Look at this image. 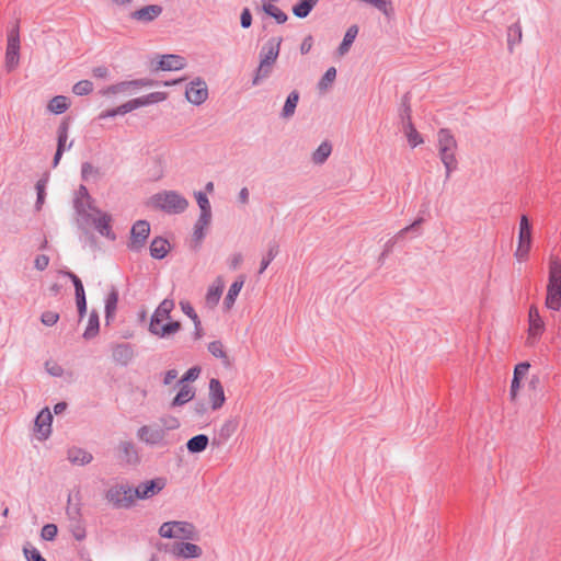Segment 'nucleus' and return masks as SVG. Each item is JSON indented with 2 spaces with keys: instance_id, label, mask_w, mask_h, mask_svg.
Masks as SVG:
<instances>
[{
  "instance_id": "f257e3e1",
  "label": "nucleus",
  "mask_w": 561,
  "mask_h": 561,
  "mask_svg": "<svg viewBox=\"0 0 561 561\" xmlns=\"http://www.w3.org/2000/svg\"><path fill=\"white\" fill-rule=\"evenodd\" d=\"M173 309L174 301L171 299H164L158 306L149 323L150 333L160 339H169L180 331L181 323L171 318Z\"/></svg>"
},
{
  "instance_id": "f03ea898",
  "label": "nucleus",
  "mask_w": 561,
  "mask_h": 561,
  "mask_svg": "<svg viewBox=\"0 0 561 561\" xmlns=\"http://www.w3.org/2000/svg\"><path fill=\"white\" fill-rule=\"evenodd\" d=\"M457 149L458 144L451 131L447 128L439 129L437 133V150L447 176L457 169Z\"/></svg>"
},
{
  "instance_id": "7ed1b4c3",
  "label": "nucleus",
  "mask_w": 561,
  "mask_h": 561,
  "mask_svg": "<svg viewBox=\"0 0 561 561\" xmlns=\"http://www.w3.org/2000/svg\"><path fill=\"white\" fill-rule=\"evenodd\" d=\"M545 305L553 311L561 309V261L557 257H551L549 262V279Z\"/></svg>"
},
{
  "instance_id": "20e7f679",
  "label": "nucleus",
  "mask_w": 561,
  "mask_h": 561,
  "mask_svg": "<svg viewBox=\"0 0 561 561\" xmlns=\"http://www.w3.org/2000/svg\"><path fill=\"white\" fill-rule=\"evenodd\" d=\"M282 42V37H272L262 47L254 83H257L260 79L266 78L271 73L272 67L279 55Z\"/></svg>"
},
{
  "instance_id": "39448f33",
  "label": "nucleus",
  "mask_w": 561,
  "mask_h": 561,
  "mask_svg": "<svg viewBox=\"0 0 561 561\" xmlns=\"http://www.w3.org/2000/svg\"><path fill=\"white\" fill-rule=\"evenodd\" d=\"M533 245V228L526 215H523L518 225V239L514 256L518 262H526Z\"/></svg>"
},
{
  "instance_id": "423d86ee",
  "label": "nucleus",
  "mask_w": 561,
  "mask_h": 561,
  "mask_svg": "<svg viewBox=\"0 0 561 561\" xmlns=\"http://www.w3.org/2000/svg\"><path fill=\"white\" fill-rule=\"evenodd\" d=\"M162 538L191 540L196 537L195 527L187 522H167L159 528Z\"/></svg>"
},
{
  "instance_id": "0eeeda50",
  "label": "nucleus",
  "mask_w": 561,
  "mask_h": 561,
  "mask_svg": "<svg viewBox=\"0 0 561 561\" xmlns=\"http://www.w3.org/2000/svg\"><path fill=\"white\" fill-rule=\"evenodd\" d=\"M154 205L168 213L178 214L184 211L188 202L179 193L164 192L153 197Z\"/></svg>"
},
{
  "instance_id": "6e6552de",
  "label": "nucleus",
  "mask_w": 561,
  "mask_h": 561,
  "mask_svg": "<svg viewBox=\"0 0 561 561\" xmlns=\"http://www.w3.org/2000/svg\"><path fill=\"white\" fill-rule=\"evenodd\" d=\"M546 330V322L537 306L531 305L528 310V329L526 344L534 346L542 336Z\"/></svg>"
},
{
  "instance_id": "1a4fd4ad",
  "label": "nucleus",
  "mask_w": 561,
  "mask_h": 561,
  "mask_svg": "<svg viewBox=\"0 0 561 561\" xmlns=\"http://www.w3.org/2000/svg\"><path fill=\"white\" fill-rule=\"evenodd\" d=\"M106 499L116 507H129L137 497L136 488L128 485H116L111 488L106 493Z\"/></svg>"
},
{
  "instance_id": "9d476101",
  "label": "nucleus",
  "mask_w": 561,
  "mask_h": 561,
  "mask_svg": "<svg viewBox=\"0 0 561 561\" xmlns=\"http://www.w3.org/2000/svg\"><path fill=\"white\" fill-rule=\"evenodd\" d=\"M167 96L168 94L165 92H152L147 95L129 100L126 103L119 105L118 112H121L122 115H125L141 106H147L153 103L162 102L167 99Z\"/></svg>"
},
{
  "instance_id": "9b49d317",
  "label": "nucleus",
  "mask_w": 561,
  "mask_h": 561,
  "mask_svg": "<svg viewBox=\"0 0 561 561\" xmlns=\"http://www.w3.org/2000/svg\"><path fill=\"white\" fill-rule=\"evenodd\" d=\"M20 62V35L16 28L8 34V44L5 50V68L9 72L13 71Z\"/></svg>"
},
{
  "instance_id": "f8f14e48",
  "label": "nucleus",
  "mask_w": 561,
  "mask_h": 561,
  "mask_svg": "<svg viewBox=\"0 0 561 561\" xmlns=\"http://www.w3.org/2000/svg\"><path fill=\"white\" fill-rule=\"evenodd\" d=\"M149 81L145 80H134V81H125L117 84H113L102 91L104 96H111L114 94H122L124 96H129L134 94V92L142 87L150 85Z\"/></svg>"
},
{
  "instance_id": "ddd939ff",
  "label": "nucleus",
  "mask_w": 561,
  "mask_h": 561,
  "mask_svg": "<svg viewBox=\"0 0 561 561\" xmlns=\"http://www.w3.org/2000/svg\"><path fill=\"white\" fill-rule=\"evenodd\" d=\"M149 233H150V226L147 221L145 220H139L137 221L133 228H131V231H130V241H129V249L131 250H139L141 249L148 237H149Z\"/></svg>"
},
{
  "instance_id": "4468645a",
  "label": "nucleus",
  "mask_w": 561,
  "mask_h": 561,
  "mask_svg": "<svg viewBox=\"0 0 561 561\" xmlns=\"http://www.w3.org/2000/svg\"><path fill=\"white\" fill-rule=\"evenodd\" d=\"M167 485L164 478L145 481L136 488L138 500H148L160 493Z\"/></svg>"
},
{
  "instance_id": "2eb2a0df",
  "label": "nucleus",
  "mask_w": 561,
  "mask_h": 561,
  "mask_svg": "<svg viewBox=\"0 0 561 561\" xmlns=\"http://www.w3.org/2000/svg\"><path fill=\"white\" fill-rule=\"evenodd\" d=\"M185 96L186 100L194 105L203 104L208 98V89L205 81L201 79L192 81L187 85Z\"/></svg>"
},
{
  "instance_id": "dca6fc26",
  "label": "nucleus",
  "mask_w": 561,
  "mask_h": 561,
  "mask_svg": "<svg viewBox=\"0 0 561 561\" xmlns=\"http://www.w3.org/2000/svg\"><path fill=\"white\" fill-rule=\"evenodd\" d=\"M529 368L530 364L528 362H523L515 366L510 389V398L512 401H516V399L518 398L524 380L528 376Z\"/></svg>"
},
{
  "instance_id": "f3484780",
  "label": "nucleus",
  "mask_w": 561,
  "mask_h": 561,
  "mask_svg": "<svg viewBox=\"0 0 561 561\" xmlns=\"http://www.w3.org/2000/svg\"><path fill=\"white\" fill-rule=\"evenodd\" d=\"M172 556L181 559H197L202 557L203 550L198 545L185 541L174 542L170 547Z\"/></svg>"
},
{
  "instance_id": "a211bd4d",
  "label": "nucleus",
  "mask_w": 561,
  "mask_h": 561,
  "mask_svg": "<svg viewBox=\"0 0 561 561\" xmlns=\"http://www.w3.org/2000/svg\"><path fill=\"white\" fill-rule=\"evenodd\" d=\"M53 415L48 408H44L35 420V435L37 439L45 440L51 433Z\"/></svg>"
},
{
  "instance_id": "6ab92c4d",
  "label": "nucleus",
  "mask_w": 561,
  "mask_h": 561,
  "mask_svg": "<svg viewBox=\"0 0 561 561\" xmlns=\"http://www.w3.org/2000/svg\"><path fill=\"white\" fill-rule=\"evenodd\" d=\"M138 438L149 445H159L165 436V431L159 425H145L138 430Z\"/></svg>"
},
{
  "instance_id": "aec40b11",
  "label": "nucleus",
  "mask_w": 561,
  "mask_h": 561,
  "mask_svg": "<svg viewBox=\"0 0 561 561\" xmlns=\"http://www.w3.org/2000/svg\"><path fill=\"white\" fill-rule=\"evenodd\" d=\"M208 400L214 411L219 410L226 402L224 387L219 379L211 378L208 385Z\"/></svg>"
},
{
  "instance_id": "412c9836",
  "label": "nucleus",
  "mask_w": 561,
  "mask_h": 561,
  "mask_svg": "<svg viewBox=\"0 0 561 561\" xmlns=\"http://www.w3.org/2000/svg\"><path fill=\"white\" fill-rule=\"evenodd\" d=\"M225 288V280L221 276H218L214 279V282L208 286L207 293L205 295V305L209 309H214L222 295Z\"/></svg>"
},
{
  "instance_id": "4be33fe9",
  "label": "nucleus",
  "mask_w": 561,
  "mask_h": 561,
  "mask_svg": "<svg viewBox=\"0 0 561 561\" xmlns=\"http://www.w3.org/2000/svg\"><path fill=\"white\" fill-rule=\"evenodd\" d=\"M162 13V7L158 4H150L142 7L136 11H134L130 16L133 20L148 23L156 20Z\"/></svg>"
},
{
  "instance_id": "5701e85b",
  "label": "nucleus",
  "mask_w": 561,
  "mask_h": 561,
  "mask_svg": "<svg viewBox=\"0 0 561 561\" xmlns=\"http://www.w3.org/2000/svg\"><path fill=\"white\" fill-rule=\"evenodd\" d=\"M88 217L92 220L101 234L106 237L111 236V217L107 214L93 209L88 214Z\"/></svg>"
},
{
  "instance_id": "b1692460",
  "label": "nucleus",
  "mask_w": 561,
  "mask_h": 561,
  "mask_svg": "<svg viewBox=\"0 0 561 561\" xmlns=\"http://www.w3.org/2000/svg\"><path fill=\"white\" fill-rule=\"evenodd\" d=\"M244 276H239L229 287L228 293L224 299L222 308L226 312L230 311L244 285Z\"/></svg>"
},
{
  "instance_id": "393cba45",
  "label": "nucleus",
  "mask_w": 561,
  "mask_h": 561,
  "mask_svg": "<svg viewBox=\"0 0 561 561\" xmlns=\"http://www.w3.org/2000/svg\"><path fill=\"white\" fill-rule=\"evenodd\" d=\"M185 66V58L179 55H164L159 61V69L164 71L181 70Z\"/></svg>"
},
{
  "instance_id": "a878e982",
  "label": "nucleus",
  "mask_w": 561,
  "mask_h": 561,
  "mask_svg": "<svg viewBox=\"0 0 561 561\" xmlns=\"http://www.w3.org/2000/svg\"><path fill=\"white\" fill-rule=\"evenodd\" d=\"M68 140V125L61 124L58 128V146L54 157V165L56 167L59 163V160L66 149H70L72 146V141L67 145Z\"/></svg>"
},
{
  "instance_id": "bb28decb",
  "label": "nucleus",
  "mask_w": 561,
  "mask_h": 561,
  "mask_svg": "<svg viewBox=\"0 0 561 561\" xmlns=\"http://www.w3.org/2000/svg\"><path fill=\"white\" fill-rule=\"evenodd\" d=\"M68 459L71 463L77 466H84L92 461L93 457L84 449L73 447L68 451Z\"/></svg>"
},
{
  "instance_id": "cd10ccee",
  "label": "nucleus",
  "mask_w": 561,
  "mask_h": 561,
  "mask_svg": "<svg viewBox=\"0 0 561 561\" xmlns=\"http://www.w3.org/2000/svg\"><path fill=\"white\" fill-rule=\"evenodd\" d=\"M181 388L178 392V394L174 397L173 401H172V407H181L187 402H190L194 396H195V390L193 387L186 385V383H181Z\"/></svg>"
},
{
  "instance_id": "c85d7f7f",
  "label": "nucleus",
  "mask_w": 561,
  "mask_h": 561,
  "mask_svg": "<svg viewBox=\"0 0 561 561\" xmlns=\"http://www.w3.org/2000/svg\"><path fill=\"white\" fill-rule=\"evenodd\" d=\"M211 216L208 215H199L195 226H194V232H193V240L199 244L201 241L205 237V230L210 224Z\"/></svg>"
},
{
  "instance_id": "c756f323",
  "label": "nucleus",
  "mask_w": 561,
  "mask_h": 561,
  "mask_svg": "<svg viewBox=\"0 0 561 561\" xmlns=\"http://www.w3.org/2000/svg\"><path fill=\"white\" fill-rule=\"evenodd\" d=\"M358 34V26L352 25L347 28L344 38L341 43V45L337 48V53L340 56H344L346 53H348L353 42L355 41L356 36Z\"/></svg>"
},
{
  "instance_id": "7c9ffc66",
  "label": "nucleus",
  "mask_w": 561,
  "mask_h": 561,
  "mask_svg": "<svg viewBox=\"0 0 561 561\" xmlns=\"http://www.w3.org/2000/svg\"><path fill=\"white\" fill-rule=\"evenodd\" d=\"M207 435L199 434L187 440L186 447L190 453L197 454L204 451L208 446Z\"/></svg>"
},
{
  "instance_id": "2f4dec72",
  "label": "nucleus",
  "mask_w": 561,
  "mask_h": 561,
  "mask_svg": "<svg viewBox=\"0 0 561 561\" xmlns=\"http://www.w3.org/2000/svg\"><path fill=\"white\" fill-rule=\"evenodd\" d=\"M170 251V244L162 238H156L150 245V253L154 259H163Z\"/></svg>"
},
{
  "instance_id": "473e14b6",
  "label": "nucleus",
  "mask_w": 561,
  "mask_h": 561,
  "mask_svg": "<svg viewBox=\"0 0 561 561\" xmlns=\"http://www.w3.org/2000/svg\"><path fill=\"white\" fill-rule=\"evenodd\" d=\"M69 105L70 102L67 96L57 95L49 101L47 108L54 114H62L69 108Z\"/></svg>"
},
{
  "instance_id": "72a5a7b5",
  "label": "nucleus",
  "mask_w": 561,
  "mask_h": 561,
  "mask_svg": "<svg viewBox=\"0 0 561 561\" xmlns=\"http://www.w3.org/2000/svg\"><path fill=\"white\" fill-rule=\"evenodd\" d=\"M332 146L328 141H323L312 153V161L316 164H322L331 154Z\"/></svg>"
},
{
  "instance_id": "f704fd0d",
  "label": "nucleus",
  "mask_w": 561,
  "mask_h": 561,
  "mask_svg": "<svg viewBox=\"0 0 561 561\" xmlns=\"http://www.w3.org/2000/svg\"><path fill=\"white\" fill-rule=\"evenodd\" d=\"M262 9L266 14L274 18L276 20V22L279 24L285 23L287 21L286 13H284L279 8H277L276 5H274L272 3L264 2L262 4Z\"/></svg>"
},
{
  "instance_id": "c9c22d12",
  "label": "nucleus",
  "mask_w": 561,
  "mask_h": 561,
  "mask_svg": "<svg viewBox=\"0 0 561 561\" xmlns=\"http://www.w3.org/2000/svg\"><path fill=\"white\" fill-rule=\"evenodd\" d=\"M299 101V94L297 91H293L286 102H285V105L283 107V113L282 115L285 117V118H288L290 116L294 115L295 113V110H296V106H297V103Z\"/></svg>"
},
{
  "instance_id": "e433bc0d",
  "label": "nucleus",
  "mask_w": 561,
  "mask_h": 561,
  "mask_svg": "<svg viewBox=\"0 0 561 561\" xmlns=\"http://www.w3.org/2000/svg\"><path fill=\"white\" fill-rule=\"evenodd\" d=\"M99 316L96 312H91L88 320V325L85 328V331L83 333V336L85 339L94 337L99 332Z\"/></svg>"
},
{
  "instance_id": "4c0bfd02",
  "label": "nucleus",
  "mask_w": 561,
  "mask_h": 561,
  "mask_svg": "<svg viewBox=\"0 0 561 561\" xmlns=\"http://www.w3.org/2000/svg\"><path fill=\"white\" fill-rule=\"evenodd\" d=\"M523 38V30L519 22L512 24L507 31L508 45L519 44Z\"/></svg>"
},
{
  "instance_id": "58836bf2",
  "label": "nucleus",
  "mask_w": 561,
  "mask_h": 561,
  "mask_svg": "<svg viewBox=\"0 0 561 561\" xmlns=\"http://www.w3.org/2000/svg\"><path fill=\"white\" fill-rule=\"evenodd\" d=\"M404 133L408 138V142L412 148L423 144L422 136L420 135V133L414 128V126L411 123H409L405 126Z\"/></svg>"
},
{
  "instance_id": "ea45409f",
  "label": "nucleus",
  "mask_w": 561,
  "mask_h": 561,
  "mask_svg": "<svg viewBox=\"0 0 561 561\" xmlns=\"http://www.w3.org/2000/svg\"><path fill=\"white\" fill-rule=\"evenodd\" d=\"M208 351L216 358H220V359H225V360L227 359V353L225 351V346L219 341H214V342L209 343Z\"/></svg>"
},
{
  "instance_id": "a19ab883",
  "label": "nucleus",
  "mask_w": 561,
  "mask_h": 561,
  "mask_svg": "<svg viewBox=\"0 0 561 561\" xmlns=\"http://www.w3.org/2000/svg\"><path fill=\"white\" fill-rule=\"evenodd\" d=\"M92 90H93V83L89 80H81V81L77 82L72 88V92L76 95H87V94L91 93Z\"/></svg>"
},
{
  "instance_id": "79ce46f5",
  "label": "nucleus",
  "mask_w": 561,
  "mask_h": 561,
  "mask_svg": "<svg viewBox=\"0 0 561 561\" xmlns=\"http://www.w3.org/2000/svg\"><path fill=\"white\" fill-rule=\"evenodd\" d=\"M195 197L201 208V215L211 216V208L207 196L202 192H196Z\"/></svg>"
},
{
  "instance_id": "37998d69",
  "label": "nucleus",
  "mask_w": 561,
  "mask_h": 561,
  "mask_svg": "<svg viewBox=\"0 0 561 561\" xmlns=\"http://www.w3.org/2000/svg\"><path fill=\"white\" fill-rule=\"evenodd\" d=\"M312 8L313 7L306 0H300V2L293 8V13L297 18H306L310 13Z\"/></svg>"
},
{
  "instance_id": "c03bdc74",
  "label": "nucleus",
  "mask_w": 561,
  "mask_h": 561,
  "mask_svg": "<svg viewBox=\"0 0 561 561\" xmlns=\"http://www.w3.org/2000/svg\"><path fill=\"white\" fill-rule=\"evenodd\" d=\"M69 528L77 540L80 541L85 538V527L82 520L71 522Z\"/></svg>"
},
{
  "instance_id": "a18cd8bd",
  "label": "nucleus",
  "mask_w": 561,
  "mask_h": 561,
  "mask_svg": "<svg viewBox=\"0 0 561 561\" xmlns=\"http://www.w3.org/2000/svg\"><path fill=\"white\" fill-rule=\"evenodd\" d=\"M336 78V69L334 67L329 68L323 75L319 82V89L325 90Z\"/></svg>"
},
{
  "instance_id": "49530a36",
  "label": "nucleus",
  "mask_w": 561,
  "mask_h": 561,
  "mask_svg": "<svg viewBox=\"0 0 561 561\" xmlns=\"http://www.w3.org/2000/svg\"><path fill=\"white\" fill-rule=\"evenodd\" d=\"M117 294L115 291H112L107 295L106 301H105V312H106V319H108L116 310L117 306Z\"/></svg>"
},
{
  "instance_id": "de8ad7c7",
  "label": "nucleus",
  "mask_w": 561,
  "mask_h": 561,
  "mask_svg": "<svg viewBox=\"0 0 561 561\" xmlns=\"http://www.w3.org/2000/svg\"><path fill=\"white\" fill-rule=\"evenodd\" d=\"M57 531L58 529L55 524H47L42 528L41 537L44 540L50 541L55 539V537L57 536Z\"/></svg>"
},
{
  "instance_id": "09e8293b",
  "label": "nucleus",
  "mask_w": 561,
  "mask_h": 561,
  "mask_svg": "<svg viewBox=\"0 0 561 561\" xmlns=\"http://www.w3.org/2000/svg\"><path fill=\"white\" fill-rule=\"evenodd\" d=\"M181 308H182V311L194 321L195 327H198L201 324L198 316L190 302L182 301Z\"/></svg>"
},
{
  "instance_id": "8fccbe9b",
  "label": "nucleus",
  "mask_w": 561,
  "mask_h": 561,
  "mask_svg": "<svg viewBox=\"0 0 561 561\" xmlns=\"http://www.w3.org/2000/svg\"><path fill=\"white\" fill-rule=\"evenodd\" d=\"M58 320H59V314L57 312L50 311V310L43 312L42 318H41L42 323L47 327H51V325L56 324Z\"/></svg>"
},
{
  "instance_id": "3c124183",
  "label": "nucleus",
  "mask_w": 561,
  "mask_h": 561,
  "mask_svg": "<svg viewBox=\"0 0 561 561\" xmlns=\"http://www.w3.org/2000/svg\"><path fill=\"white\" fill-rule=\"evenodd\" d=\"M46 184H47L46 179H42L36 183L37 207L38 208L44 204Z\"/></svg>"
},
{
  "instance_id": "603ef678",
  "label": "nucleus",
  "mask_w": 561,
  "mask_h": 561,
  "mask_svg": "<svg viewBox=\"0 0 561 561\" xmlns=\"http://www.w3.org/2000/svg\"><path fill=\"white\" fill-rule=\"evenodd\" d=\"M24 554L27 561H46L35 548H24Z\"/></svg>"
},
{
  "instance_id": "864d4df0",
  "label": "nucleus",
  "mask_w": 561,
  "mask_h": 561,
  "mask_svg": "<svg viewBox=\"0 0 561 561\" xmlns=\"http://www.w3.org/2000/svg\"><path fill=\"white\" fill-rule=\"evenodd\" d=\"M199 373H201V369L198 367H192L181 378L180 382L185 383V381H188V380L194 381L198 378Z\"/></svg>"
},
{
  "instance_id": "5fc2aeb1",
  "label": "nucleus",
  "mask_w": 561,
  "mask_h": 561,
  "mask_svg": "<svg viewBox=\"0 0 561 561\" xmlns=\"http://www.w3.org/2000/svg\"><path fill=\"white\" fill-rule=\"evenodd\" d=\"M67 516L70 523L82 520L80 508L77 505L68 506Z\"/></svg>"
},
{
  "instance_id": "6e6d98bb",
  "label": "nucleus",
  "mask_w": 561,
  "mask_h": 561,
  "mask_svg": "<svg viewBox=\"0 0 561 561\" xmlns=\"http://www.w3.org/2000/svg\"><path fill=\"white\" fill-rule=\"evenodd\" d=\"M68 276L72 279V283L76 288V298L85 296L82 282L79 279V277L72 273H68Z\"/></svg>"
},
{
  "instance_id": "4d7b16f0",
  "label": "nucleus",
  "mask_w": 561,
  "mask_h": 561,
  "mask_svg": "<svg viewBox=\"0 0 561 561\" xmlns=\"http://www.w3.org/2000/svg\"><path fill=\"white\" fill-rule=\"evenodd\" d=\"M49 264V257L45 254H39L34 260L35 268L38 271H44Z\"/></svg>"
},
{
  "instance_id": "13d9d810",
  "label": "nucleus",
  "mask_w": 561,
  "mask_h": 561,
  "mask_svg": "<svg viewBox=\"0 0 561 561\" xmlns=\"http://www.w3.org/2000/svg\"><path fill=\"white\" fill-rule=\"evenodd\" d=\"M240 23L243 28H249L252 24V15L248 8L243 9L240 15Z\"/></svg>"
},
{
  "instance_id": "bf43d9fd",
  "label": "nucleus",
  "mask_w": 561,
  "mask_h": 561,
  "mask_svg": "<svg viewBox=\"0 0 561 561\" xmlns=\"http://www.w3.org/2000/svg\"><path fill=\"white\" fill-rule=\"evenodd\" d=\"M46 369L53 376H60L62 374V368L54 362H47Z\"/></svg>"
},
{
  "instance_id": "052dcab7",
  "label": "nucleus",
  "mask_w": 561,
  "mask_h": 561,
  "mask_svg": "<svg viewBox=\"0 0 561 561\" xmlns=\"http://www.w3.org/2000/svg\"><path fill=\"white\" fill-rule=\"evenodd\" d=\"M117 115H122L121 112H118V106L112 110L103 111L99 114V119H106L108 117H114Z\"/></svg>"
},
{
  "instance_id": "680f3d73",
  "label": "nucleus",
  "mask_w": 561,
  "mask_h": 561,
  "mask_svg": "<svg viewBox=\"0 0 561 561\" xmlns=\"http://www.w3.org/2000/svg\"><path fill=\"white\" fill-rule=\"evenodd\" d=\"M77 307H78V311H79V314L80 317L82 318L83 314L85 313L87 311V301H85V296H81V297H78L77 298Z\"/></svg>"
},
{
  "instance_id": "e2e57ef3",
  "label": "nucleus",
  "mask_w": 561,
  "mask_h": 561,
  "mask_svg": "<svg viewBox=\"0 0 561 561\" xmlns=\"http://www.w3.org/2000/svg\"><path fill=\"white\" fill-rule=\"evenodd\" d=\"M312 47V37L311 36H307L304 42L301 43L300 45V51L301 54H307L310 51Z\"/></svg>"
},
{
  "instance_id": "0e129e2a",
  "label": "nucleus",
  "mask_w": 561,
  "mask_h": 561,
  "mask_svg": "<svg viewBox=\"0 0 561 561\" xmlns=\"http://www.w3.org/2000/svg\"><path fill=\"white\" fill-rule=\"evenodd\" d=\"M108 75V70L105 67H98L93 69V76L95 78L105 79Z\"/></svg>"
},
{
  "instance_id": "69168bd1",
  "label": "nucleus",
  "mask_w": 561,
  "mask_h": 561,
  "mask_svg": "<svg viewBox=\"0 0 561 561\" xmlns=\"http://www.w3.org/2000/svg\"><path fill=\"white\" fill-rule=\"evenodd\" d=\"M178 378V371L175 369H171L167 371L164 376V383L170 385L174 379Z\"/></svg>"
},
{
  "instance_id": "338daca9",
  "label": "nucleus",
  "mask_w": 561,
  "mask_h": 561,
  "mask_svg": "<svg viewBox=\"0 0 561 561\" xmlns=\"http://www.w3.org/2000/svg\"><path fill=\"white\" fill-rule=\"evenodd\" d=\"M239 201L241 204L245 205L249 202V191L243 187L239 193Z\"/></svg>"
},
{
  "instance_id": "774afa93",
  "label": "nucleus",
  "mask_w": 561,
  "mask_h": 561,
  "mask_svg": "<svg viewBox=\"0 0 561 561\" xmlns=\"http://www.w3.org/2000/svg\"><path fill=\"white\" fill-rule=\"evenodd\" d=\"M67 408V404L65 402H59L57 404H55L54 407V411L56 414H59L61 412H64Z\"/></svg>"
}]
</instances>
